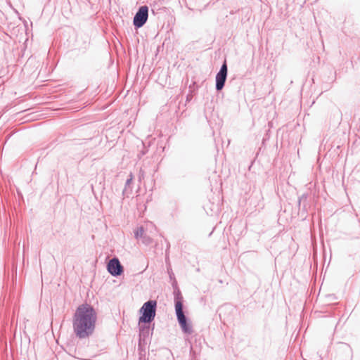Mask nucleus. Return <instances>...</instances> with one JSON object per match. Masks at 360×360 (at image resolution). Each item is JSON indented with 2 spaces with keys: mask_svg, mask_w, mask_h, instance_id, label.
Here are the masks:
<instances>
[{
  "mask_svg": "<svg viewBox=\"0 0 360 360\" xmlns=\"http://www.w3.org/2000/svg\"><path fill=\"white\" fill-rule=\"evenodd\" d=\"M97 314L92 306L79 305L72 318V326L76 336L80 339L89 337L94 331Z\"/></svg>",
  "mask_w": 360,
  "mask_h": 360,
  "instance_id": "obj_1",
  "label": "nucleus"
},
{
  "mask_svg": "<svg viewBox=\"0 0 360 360\" xmlns=\"http://www.w3.org/2000/svg\"><path fill=\"white\" fill-rule=\"evenodd\" d=\"M157 302L155 300H149L143 304L140 309L142 316L139 317V323H150L155 316Z\"/></svg>",
  "mask_w": 360,
  "mask_h": 360,
  "instance_id": "obj_2",
  "label": "nucleus"
},
{
  "mask_svg": "<svg viewBox=\"0 0 360 360\" xmlns=\"http://www.w3.org/2000/svg\"><path fill=\"white\" fill-rule=\"evenodd\" d=\"M183 308V304L179 302H177L176 309H175L177 320L183 332L187 334H191L192 333V328L187 323V318L184 313Z\"/></svg>",
  "mask_w": 360,
  "mask_h": 360,
  "instance_id": "obj_3",
  "label": "nucleus"
},
{
  "mask_svg": "<svg viewBox=\"0 0 360 360\" xmlns=\"http://www.w3.org/2000/svg\"><path fill=\"white\" fill-rule=\"evenodd\" d=\"M148 17V8L146 6H141L134 17L133 23L135 27L140 28L146 22Z\"/></svg>",
  "mask_w": 360,
  "mask_h": 360,
  "instance_id": "obj_4",
  "label": "nucleus"
},
{
  "mask_svg": "<svg viewBox=\"0 0 360 360\" xmlns=\"http://www.w3.org/2000/svg\"><path fill=\"white\" fill-rule=\"evenodd\" d=\"M227 73L228 68L226 62L224 61L222 65L221 66L219 71L217 73L216 75L215 87L217 91H221L224 88L227 78Z\"/></svg>",
  "mask_w": 360,
  "mask_h": 360,
  "instance_id": "obj_5",
  "label": "nucleus"
},
{
  "mask_svg": "<svg viewBox=\"0 0 360 360\" xmlns=\"http://www.w3.org/2000/svg\"><path fill=\"white\" fill-rule=\"evenodd\" d=\"M108 272L113 276H120L123 273V266L118 258L113 257L110 259L107 265Z\"/></svg>",
  "mask_w": 360,
  "mask_h": 360,
  "instance_id": "obj_6",
  "label": "nucleus"
},
{
  "mask_svg": "<svg viewBox=\"0 0 360 360\" xmlns=\"http://www.w3.org/2000/svg\"><path fill=\"white\" fill-rule=\"evenodd\" d=\"M150 333V326H140L139 329V342L145 341L149 337Z\"/></svg>",
  "mask_w": 360,
  "mask_h": 360,
  "instance_id": "obj_7",
  "label": "nucleus"
},
{
  "mask_svg": "<svg viewBox=\"0 0 360 360\" xmlns=\"http://www.w3.org/2000/svg\"><path fill=\"white\" fill-rule=\"evenodd\" d=\"M133 179H134V175L132 173H130L129 175V178L126 181L125 187L123 190L124 195H127L131 191V189H129V188L130 187V185L132 183Z\"/></svg>",
  "mask_w": 360,
  "mask_h": 360,
  "instance_id": "obj_8",
  "label": "nucleus"
},
{
  "mask_svg": "<svg viewBox=\"0 0 360 360\" xmlns=\"http://www.w3.org/2000/svg\"><path fill=\"white\" fill-rule=\"evenodd\" d=\"M174 302H175V309H176V304L177 302H180L183 304V297L181 295V292L179 290H174Z\"/></svg>",
  "mask_w": 360,
  "mask_h": 360,
  "instance_id": "obj_9",
  "label": "nucleus"
},
{
  "mask_svg": "<svg viewBox=\"0 0 360 360\" xmlns=\"http://www.w3.org/2000/svg\"><path fill=\"white\" fill-rule=\"evenodd\" d=\"M145 235L144 229L141 226L137 229V230L134 232V236L136 239H141V238Z\"/></svg>",
  "mask_w": 360,
  "mask_h": 360,
  "instance_id": "obj_10",
  "label": "nucleus"
},
{
  "mask_svg": "<svg viewBox=\"0 0 360 360\" xmlns=\"http://www.w3.org/2000/svg\"><path fill=\"white\" fill-rule=\"evenodd\" d=\"M141 241L143 244L148 245L152 243L153 239L145 233V235L141 238Z\"/></svg>",
  "mask_w": 360,
  "mask_h": 360,
  "instance_id": "obj_11",
  "label": "nucleus"
},
{
  "mask_svg": "<svg viewBox=\"0 0 360 360\" xmlns=\"http://www.w3.org/2000/svg\"><path fill=\"white\" fill-rule=\"evenodd\" d=\"M306 200L307 199V196L305 195H302L300 198H299V205L301 204V202L302 200Z\"/></svg>",
  "mask_w": 360,
  "mask_h": 360,
  "instance_id": "obj_12",
  "label": "nucleus"
}]
</instances>
